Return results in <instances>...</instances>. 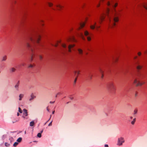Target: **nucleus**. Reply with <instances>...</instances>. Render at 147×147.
I'll list each match as a JSON object with an SVG mask.
<instances>
[{"mask_svg":"<svg viewBox=\"0 0 147 147\" xmlns=\"http://www.w3.org/2000/svg\"><path fill=\"white\" fill-rule=\"evenodd\" d=\"M18 143L17 142H16L14 143L13 146L14 147H16L18 145Z\"/></svg>","mask_w":147,"mask_h":147,"instance_id":"27","label":"nucleus"},{"mask_svg":"<svg viewBox=\"0 0 147 147\" xmlns=\"http://www.w3.org/2000/svg\"><path fill=\"white\" fill-rule=\"evenodd\" d=\"M39 59L40 60H42V57L41 55L39 56Z\"/></svg>","mask_w":147,"mask_h":147,"instance_id":"36","label":"nucleus"},{"mask_svg":"<svg viewBox=\"0 0 147 147\" xmlns=\"http://www.w3.org/2000/svg\"><path fill=\"white\" fill-rule=\"evenodd\" d=\"M102 1H103V0H102Z\"/></svg>","mask_w":147,"mask_h":147,"instance_id":"61","label":"nucleus"},{"mask_svg":"<svg viewBox=\"0 0 147 147\" xmlns=\"http://www.w3.org/2000/svg\"><path fill=\"white\" fill-rule=\"evenodd\" d=\"M137 56H135V57H134V58L135 59H136V58H137Z\"/></svg>","mask_w":147,"mask_h":147,"instance_id":"55","label":"nucleus"},{"mask_svg":"<svg viewBox=\"0 0 147 147\" xmlns=\"http://www.w3.org/2000/svg\"><path fill=\"white\" fill-rule=\"evenodd\" d=\"M99 71L101 74H102L103 73V71L101 69H100Z\"/></svg>","mask_w":147,"mask_h":147,"instance_id":"38","label":"nucleus"},{"mask_svg":"<svg viewBox=\"0 0 147 147\" xmlns=\"http://www.w3.org/2000/svg\"><path fill=\"white\" fill-rule=\"evenodd\" d=\"M107 4L108 6L111 5L113 7V9L112 10L111 13H110L109 8H107L106 10V14L109 19V24L115 26L116 25L115 22H117L119 20L118 16L120 14V10H119L117 11L116 10L115 7L117 5V3H115V5H113V1H112L111 3L108 1Z\"/></svg>","mask_w":147,"mask_h":147,"instance_id":"1","label":"nucleus"},{"mask_svg":"<svg viewBox=\"0 0 147 147\" xmlns=\"http://www.w3.org/2000/svg\"><path fill=\"white\" fill-rule=\"evenodd\" d=\"M105 147H109V146L107 144H105Z\"/></svg>","mask_w":147,"mask_h":147,"instance_id":"46","label":"nucleus"},{"mask_svg":"<svg viewBox=\"0 0 147 147\" xmlns=\"http://www.w3.org/2000/svg\"><path fill=\"white\" fill-rule=\"evenodd\" d=\"M52 121H51L49 124L48 125L49 126H51L52 125Z\"/></svg>","mask_w":147,"mask_h":147,"instance_id":"40","label":"nucleus"},{"mask_svg":"<svg viewBox=\"0 0 147 147\" xmlns=\"http://www.w3.org/2000/svg\"><path fill=\"white\" fill-rule=\"evenodd\" d=\"M142 5L143 7L147 10V4H145L144 3Z\"/></svg>","mask_w":147,"mask_h":147,"instance_id":"20","label":"nucleus"},{"mask_svg":"<svg viewBox=\"0 0 147 147\" xmlns=\"http://www.w3.org/2000/svg\"><path fill=\"white\" fill-rule=\"evenodd\" d=\"M94 25H92V26H90V28L91 29H94L95 28V26L96 24V22H95L94 23Z\"/></svg>","mask_w":147,"mask_h":147,"instance_id":"18","label":"nucleus"},{"mask_svg":"<svg viewBox=\"0 0 147 147\" xmlns=\"http://www.w3.org/2000/svg\"><path fill=\"white\" fill-rule=\"evenodd\" d=\"M62 46L64 48H65L66 47V45L65 44H62Z\"/></svg>","mask_w":147,"mask_h":147,"instance_id":"33","label":"nucleus"},{"mask_svg":"<svg viewBox=\"0 0 147 147\" xmlns=\"http://www.w3.org/2000/svg\"><path fill=\"white\" fill-rule=\"evenodd\" d=\"M40 35L36 32H35L32 34L29 37V39L31 41V44L28 42H26V46L28 48L31 50L32 55L31 56L30 61H32V57L34 54V50L35 47V43L37 42L38 43L39 41L40 40Z\"/></svg>","mask_w":147,"mask_h":147,"instance_id":"2","label":"nucleus"},{"mask_svg":"<svg viewBox=\"0 0 147 147\" xmlns=\"http://www.w3.org/2000/svg\"><path fill=\"white\" fill-rule=\"evenodd\" d=\"M138 56H140L141 55V53L140 52H139L138 53Z\"/></svg>","mask_w":147,"mask_h":147,"instance_id":"41","label":"nucleus"},{"mask_svg":"<svg viewBox=\"0 0 147 147\" xmlns=\"http://www.w3.org/2000/svg\"><path fill=\"white\" fill-rule=\"evenodd\" d=\"M58 95V94H56V95L55 96V97H56H56H57V95Z\"/></svg>","mask_w":147,"mask_h":147,"instance_id":"56","label":"nucleus"},{"mask_svg":"<svg viewBox=\"0 0 147 147\" xmlns=\"http://www.w3.org/2000/svg\"><path fill=\"white\" fill-rule=\"evenodd\" d=\"M75 45H69L68 46L70 47V48H71L74 47L75 46Z\"/></svg>","mask_w":147,"mask_h":147,"instance_id":"29","label":"nucleus"},{"mask_svg":"<svg viewBox=\"0 0 147 147\" xmlns=\"http://www.w3.org/2000/svg\"><path fill=\"white\" fill-rule=\"evenodd\" d=\"M146 52L147 53V50L146 51Z\"/></svg>","mask_w":147,"mask_h":147,"instance_id":"60","label":"nucleus"},{"mask_svg":"<svg viewBox=\"0 0 147 147\" xmlns=\"http://www.w3.org/2000/svg\"><path fill=\"white\" fill-rule=\"evenodd\" d=\"M57 45H58V44H56V45H54V46H55V47H57Z\"/></svg>","mask_w":147,"mask_h":147,"instance_id":"53","label":"nucleus"},{"mask_svg":"<svg viewBox=\"0 0 147 147\" xmlns=\"http://www.w3.org/2000/svg\"><path fill=\"white\" fill-rule=\"evenodd\" d=\"M68 51L69 52H71V48H70V47L68 46Z\"/></svg>","mask_w":147,"mask_h":147,"instance_id":"31","label":"nucleus"},{"mask_svg":"<svg viewBox=\"0 0 147 147\" xmlns=\"http://www.w3.org/2000/svg\"><path fill=\"white\" fill-rule=\"evenodd\" d=\"M18 111L20 113H22V111L21 109V108L20 107L18 108Z\"/></svg>","mask_w":147,"mask_h":147,"instance_id":"28","label":"nucleus"},{"mask_svg":"<svg viewBox=\"0 0 147 147\" xmlns=\"http://www.w3.org/2000/svg\"><path fill=\"white\" fill-rule=\"evenodd\" d=\"M105 18V17L104 16H101L99 19V23H100V24H101V22L104 20Z\"/></svg>","mask_w":147,"mask_h":147,"instance_id":"8","label":"nucleus"},{"mask_svg":"<svg viewBox=\"0 0 147 147\" xmlns=\"http://www.w3.org/2000/svg\"><path fill=\"white\" fill-rule=\"evenodd\" d=\"M142 66L138 65H137V66L136 67V68L137 70H139L141 69L142 68Z\"/></svg>","mask_w":147,"mask_h":147,"instance_id":"16","label":"nucleus"},{"mask_svg":"<svg viewBox=\"0 0 147 147\" xmlns=\"http://www.w3.org/2000/svg\"><path fill=\"white\" fill-rule=\"evenodd\" d=\"M43 130H42L40 133H39L38 134L37 136L38 137L40 138L41 137V133L42 132Z\"/></svg>","mask_w":147,"mask_h":147,"instance_id":"17","label":"nucleus"},{"mask_svg":"<svg viewBox=\"0 0 147 147\" xmlns=\"http://www.w3.org/2000/svg\"><path fill=\"white\" fill-rule=\"evenodd\" d=\"M22 140V138L20 137V138H19L17 140V141L18 142H20Z\"/></svg>","mask_w":147,"mask_h":147,"instance_id":"24","label":"nucleus"},{"mask_svg":"<svg viewBox=\"0 0 147 147\" xmlns=\"http://www.w3.org/2000/svg\"><path fill=\"white\" fill-rule=\"evenodd\" d=\"M124 142L125 140L123 138L120 137L118 139L117 145L119 146H121Z\"/></svg>","mask_w":147,"mask_h":147,"instance_id":"4","label":"nucleus"},{"mask_svg":"<svg viewBox=\"0 0 147 147\" xmlns=\"http://www.w3.org/2000/svg\"><path fill=\"white\" fill-rule=\"evenodd\" d=\"M14 3H16V1H14Z\"/></svg>","mask_w":147,"mask_h":147,"instance_id":"59","label":"nucleus"},{"mask_svg":"<svg viewBox=\"0 0 147 147\" xmlns=\"http://www.w3.org/2000/svg\"><path fill=\"white\" fill-rule=\"evenodd\" d=\"M136 121V118H134L133 119V120L132 121H131V124L133 125H134Z\"/></svg>","mask_w":147,"mask_h":147,"instance_id":"22","label":"nucleus"},{"mask_svg":"<svg viewBox=\"0 0 147 147\" xmlns=\"http://www.w3.org/2000/svg\"><path fill=\"white\" fill-rule=\"evenodd\" d=\"M87 39L88 41H90L91 40V38L89 36L87 37Z\"/></svg>","mask_w":147,"mask_h":147,"instance_id":"35","label":"nucleus"},{"mask_svg":"<svg viewBox=\"0 0 147 147\" xmlns=\"http://www.w3.org/2000/svg\"><path fill=\"white\" fill-rule=\"evenodd\" d=\"M134 114L135 115L136 114L137 112V110H135L134 111Z\"/></svg>","mask_w":147,"mask_h":147,"instance_id":"32","label":"nucleus"},{"mask_svg":"<svg viewBox=\"0 0 147 147\" xmlns=\"http://www.w3.org/2000/svg\"><path fill=\"white\" fill-rule=\"evenodd\" d=\"M56 7H59L60 8H61L62 7V6H61L59 5H56Z\"/></svg>","mask_w":147,"mask_h":147,"instance_id":"37","label":"nucleus"},{"mask_svg":"<svg viewBox=\"0 0 147 147\" xmlns=\"http://www.w3.org/2000/svg\"><path fill=\"white\" fill-rule=\"evenodd\" d=\"M7 59V57L6 55H4L2 57V61H5Z\"/></svg>","mask_w":147,"mask_h":147,"instance_id":"13","label":"nucleus"},{"mask_svg":"<svg viewBox=\"0 0 147 147\" xmlns=\"http://www.w3.org/2000/svg\"><path fill=\"white\" fill-rule=\"evenodd\" d=\"M47 110L48 111V112H49V109L48 108V107H47Z\"/></svg>","mask_w":147,"mask_h":147,"instance_id":"43","label":"nucleus"},{"mask_svg":"<svg viewBox=\"0 0 147 147\" xmlns=\"http://www.w3.org/2000/svg\"><path fill=\"white\" fill-rule=\"evenodd\" d=\"M36 98V96L34 95L33 93H32L30 95V97L29 99V100L30 102H31Z\"/></svg>","mask_w":147,"mask_h":147,"instance_id":"7","label":"nucleus"},{"mask_svg":"<svg viewBox=\"0 0 147 147\" xmlns=\"http://www.w3.org/2000/svg\"><path fill=\"white\" fill-rule=\"evenodd\" d=\"M78 51L79 54L80 55H82L83 54V51L82 49H78Z\"/></svg>","mask_w":147,"mask_h":147,"instance_id":"10","label":"nucleus"},{"mask_svg":"<svg viewBox=\"0 0 147 147\" xmlns=\"http://www.w3.org/2000/svg\"><path fill=\"white\" fill-rule=\"evenodd\" d=\"M74 73L75 74V75L76 76V77L77 78L78 76V75L80 74V71H74Z\"/></svg>","mask_w":147,"mask_h":147,"instance_id":"12","label":"nucleus"},{"mask_svg":"<svg viewBox=\"0 0 147 147\" xmlns=\"http://www.w3.org/2000/svg\"><path fill=\"white\" fill-rule=\"evenodd\" d=\"M19 115H20V114L18 112L17 114V115L18 116H19Z\"/></svg>","mask_w":147,"mask_h":147,"instance_id":"48","label":"nucleus"},{"mask_svg":"<svg viewBox=\"0 0 147 147\" xmlns=\"http://www.w3.org/2000/svg\"><path fill=\"white\" fill-rule=\"evenodd\" d=\"M55 111H53V112H52V114H54L55 113Z\"/></svg>","mask_w":147,"mask_h":147,"instance_id":"51","label":"nucleus"},{"mask_svg":"<svg viewBox=\"0 0 147 147\" xmlns=\"http://www.w3.org/2000/svg\"><path fill=\"white\" fill-rule=\"evenodd\" d=\"M5 146L7 147H9L10 145V144H8L7 142L5 143Z\"/></svg>","mask_w":147,"mask_h":147,"instance_id":"26","label":"nucleus"},{"mask_svg":"<svg viewBox=\"0 0 147 147\" xmlns=\"http://www.w3.org/2000/svg\"><path fill=\"white\" fill-rule=\"evenodd\" d=\"M107 87L111 92H114L115 90L114 84L112 82H110L108 84Z\"/></svg>","mask_w":147,"mask_h":147,"instance_id":"3","label":"nucleus"},{"mask_svg":"<svg viewBox=\"0 0 147 147\" xmlns=\"http://www.w3.org/2000/svg\"><path fill=\"white\" fill-rule=\"evenodd\" d=\"M69 39H68V40H67V41H69Z\"/></svg>","mask_w":147,"mask_h":147,"instance_id":"58","label":"nucleus"},{"mask_svg":"<svg viewBox=\"0 0 147 147\" xmlns=\"http://www.w3.org/2000/svg\"><path fill=\"white\" fill-rule=\"evenodd\" d=\"M84 34L85 36H87L89 35V33L88 31H86L84 32Z\"/></svg>","mask_w":147,"mask_h":147,"instance_id":"23","label":"nucleus"},{"mask_svg":"<svg viewBox=\"0 0 147 147\" xmlns=\"http://www.w3.org/2000/svg\"><path fill=\"white\" fill-rule=\"evenodd\" d=\"M103 74H102V75L101 77L102 78H103Z\"/></svg>","mask_w":147,"mask_h":147,"instance_id":"54","label":"nucleus"},{"mask_svg":"<svg viewBox=\"0 0 147 147\" xmlns=\"http://www.w3.org/2000/svg\"><path fill=\"white\" fill-rule=\"evenodd\" d=\"M69 98L71 100H72L73 99V97L72 96H71Z\"/></svg>","mask_w":147,"mask_h":147,"instance_id":"45","label":"nucleus"},{"mask_svg":"<svg viewBox=\"0 0 147 147\" xmlns=\"http://www.w3.org/2000/svg\"><path fill=\"white\" fill-rule=\"evenodd\" d=\"M54 102H55V101H53V102H52V101H50V103H51V104H53V103H54Z\"/></svg>","mask_w":147,"mask_h":147,"instance_id":"44","label":"nucleus"},{"mask_svg":"<svg viewBox=\"0 0 147 147\" xmlns=\"http://www.w3.org/2000/svg\"><path fill=\"white\" fill-rule=\"evenodd\" d=\"M20 82L18 81L16 84L15 86L14 87L16 90L18 91L19 90V85Z\"/></svg>","mask_w":147,"mask_h":147,"instance_id":"9","label":"nucleus"},{"mask_svg":"<svg viewBox=\"0 0 147 147\" xmlns=\"http://www.w3.org/2000/svg\"><path fill=\"white\" fill-rule=\"evenodd\" d=\"M57 94L58 95H60V94H61V93L60 92H58Z\"/></svg>","mask_w":147,"mask_h":147,"instance_id":"50","label":"nucleus"},{"mask_svg":"<svg viewBox=\"0 0 147 147\" xmlns=\"http://www.w3.org/2000/svg\"><path fill=\"white\" fill-rule=\"evenodd\" d=\"M89 77L90 78V79H92V75H89Z\"/></svg>","mask_w":147,"mask_h":147,"instance_id":"42","label":"nucleus"},{"mask_svg":"<svg viewBox=\"0 0 147 147\" xmlns=\"http://www.w3.org/2000/svg\"><path fill=\"white\" fill-rule=\"evenodd\" d=\"M34 121H32L30 122V126H33L34 125Z\"/></svg>","mask_w":147,"mask_h":147,"instance_id":"21","label":"nucleus"},{"mask_svg":"<svg viewBox=\"0 0 147 147\" xmlns=\"http://www.w3.org/2000/svg\"><path fill=\"white\" fill-rule=\"evenodd\" d=\"M51 116H50V119H49V120L50 119V118H51Z\"/></svg>","mask_w":147,"mask_h":147,"instance_id":"57","label":"nucleus"},{"mask_svg":"<svg viewBox=\"0 0 147 147\" xmlns=\"http://www.w3.org/2000/svg\"><path fill=\"white\" fill-rule=\"evenodd\" d=\"M24 95L23 94H20L19 95V100H22V98L23 97Z\"/></svg>","mask_w":147,"mask_h":147,"instance_id":"11","label":"nucleus"},{"mask_svg":"<svg viewBox=\"0 0 147 147\" xmlns=\"http://www.w3.org/2000/svg\"><path fill=\"white\" fill-rule=\"evenodd\" d=\"M80 36L83 40H85V39L84 38V36L83 34L82 33H80Z\"/></svg>","mask_w":147,"mask_h":147,"instance_id":"25","label":"nucleus"},{"mask_svg":"<svg viewBox=\"0 0 147 147\" xmlns=\"http://www.w3.org/2000/svg\"><path fill=\"white\" fill-rule=\"evenodd\" d=\"M16 71V69L14 67H12L10 69V71L11 72H15Z\"/></svg>","mask_w":147,"mask_h":147,"instance_id":"15","label":"nucleus"},{"mask_svg":"<svg viewBox=\"0 0 147 147\" xmlns=\"http://www.w3.org/2000/svg\"><path fill=\"white\" fill-rule=\"evenodd\" d=\"M77 80V78L76 77V78H75V80H74V84H75V83H76V82Z\"/></svg>","mask_w":147,"mask_h":147,"instance_id":"39","label":"nucleus"},{"mask_svg":"<svg viewBox=\"0 0 147 147\" xmlns=\"http://www.w3.org/2000/svg\"><path fill=\"white\" fill-rule=\"evenodd\" d=\"M134 83L136 84V86H141L143 84L140 83L139 81H138L136 79H134Z\"/></svg>","mask_w":147,"mask_h":147,"instance_id":"6","label":"nucleus"},{"mask_svg":"<svg viewBox=\"0 0 147 147\" xmlns=\"http://www.w3.org/2000/svg\"><path fill=\"white\" fill-rule=\"evenodd\" d=\"M130 118L131 119H132L133 118V117L132 116H130Z\"/></svg>","mask_w":147,"mask_h":147,"instance_id":"52","label":"nucleus"},{"mask_svg":"<svg viewBox=\"0 0 147 147\" xmlns=\"http://www.w3.org/2000/svg\"><path fill=\"white\" fill-rule=\"evenodd\" d=\"M9 140L10 141V143L11 144L12 142H13L14 141V140L13 138L12 137H11L9 138Z\"/></svg>","mask_w":147,"mask_h":147,"instance_id":"19","label":"nucleus"},{"mask_svg":"<svg viewBox=\"0 0 147 147\" xmlns=\"http://www.w3.org/2000/svg\"><path fill=\"white\" fill-rule=\"evenodd\" d=\"M100 3H99V4L98 5H97V7H99L100 6Z\"/></svg>","mask_w":147,"mask_h":147,"instance_id":"49","label":"nucleus"},{"mask_svg":"<svg viewBox=\"0 0 147 147\" xmlns=\"http://www.w3.org/2000/svg\"><path fill=\"white\" fill-rule=\"evenodd\" d=\"M85 25V23H81L80 24V27L78 29H80L81 28H83L84 26Z\"/></svg>","mask_w":147,"mask_h":147,"instance_id":"14","label":"nucleus"},{"mask_svg":"<svg viewBox=\"0 0 147 147\" xmlns=\"http://www.w3.org/2000/svg\"><path fill=\"white\" fill-rule=\"evenodd\" d=\"M48 4L49 7H51V6L53 5V4L52 3H48Z\"/></svg>","mask_w":147,"mask_h":147,"instance_id":"30","label":"nucleus"},{"mask_svg":"<svg viewBox=\"0 0 147 147\" xmlns=\"http://www.w3.org/2000/svg\"><path fill=\"white\" fill-rule=\"evenodd\" d=\"M33 67V65L32 64H30L28 66V67L29 68H32Z\"/></svg>","mask_w":147,"mask_h":147,"instance_id":"34","label":"nucleus"},{"mask_svg":"<svg viewBox=\"0 0 147 147\" xmlns=\"http://www.w3.org/2000/svg\"><path fill=\"white\" fill-rule=\"evenodd\" d=\"M23 115L22 116V117L26 119V117L28 115V113L27 110L24 109L23 110ZM26 119H27L26 118Z\"/></svg>","mask_w":147,"mask_h":147,"instance_id":"5","label":"nucleus"},{"mask_svg":"<svg viewBox=\"0 0 147 147\" xmlns=\"http://www.w3.org/2000/svg\"><path fill=\"white\" fill-rule=\"evenodd\" d=\"M100 26H96V28L97 29L98 28H100Z\"/></svg>","mask_w":147,"mask_h":147,"instance_id":"47","label":"nucleus"}]
</instances>
